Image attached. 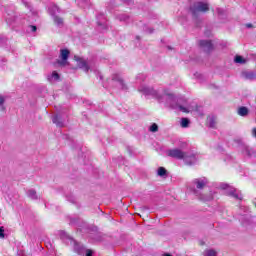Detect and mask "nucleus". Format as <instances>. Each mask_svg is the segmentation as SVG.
<instances>
[{
  "mask_svg": "<svg viewBox=\"0 0 256 256\" xmlns=\"http://www.w3.org/2000/svg\"><path fill=\"white\" fill-rule=\"evenodd\" d=\"M139 93H142V95H145L146 97H154V99H157L160 103H166L168 107H172V109L179 108L182 113H193V111H199V106L197 104L193 103L189 106H181V105H175L177 103V97L171 90H155L153 88H149L147 86H140L138 88Z\"/></svg>",
  "mask_w": 256,
  "mask_h": 256,
  "instance_id": "nucleus-1",
  "label": "nucleus"
},
{
  "mask_svg": "<svg viewBox=\"0 0 256 256\" xmlns=\"http://www.w3.org/2000/svg\"><path fill=\"white\" fill-rule=\"evenodd\" d=\"M167 155L168 157H173L174 159H183L186 165H194V163H197V156H195V154L184 152L178 148L168 150Z\"/></svg>",
  "mask_w": 256,
  "mask_h": 256,
  "instance_id": "nucleus-2",
  "label": "nucleus"
},
{
  "mask_svg": "<svg viewBox=\"0 0 256 256\" xmlns=\"http://www.w3.org/2000/svg\"><path fill=\"white\" fill-rule=\"evenodd\" d=\"M74 61L78 69H81L85 73H97V64L91 59H85L83 57L74 56Z\"/></svg>",
  "mask_w": 256,
  "mask_h": 256,
  "instance_id": "nucleus-3",
  "label": "nucleus"
},
{
  "mask_svg": "<svg viewBox=\"0 0 256 256\" xmlns=\"http://www.w3.org/2000/svg\"><path fill=\"white\" fill-rule=\"evenodd\" d=\"M49 13L53 17L54 25H56V27H63V25H65L63 18L57 15L59 13V7L52 5L49 8Z\"/></svg>",
  "mask_w": 256,
  "mask_h": 256,
  "instance_id": "nucleus-4",
  "label": "nucleus"
},
{
  "mask_svg": "<svg viewBox=\"0 0 256 256\" xmlns=\"http://www.w3.org/2000/svg\"><path fill=\"white\" fill-rule=\"evenodd\" d=\"M190 11H192L193 15H197V13H207V11H209V4L196 2L190 7Z\"/></svg>",
  "mask_w": 256,
  "mask_h": 256,
  "instance_id": "nucleus-5",
  "label": "nucleus"
},
{
  "mask_svg": "<svg viewBox=\"0 0 256 256\" xmlns=\"http://www.w3.org/2000/svg\"><path fill=\"white\" fill-rule=\"evenodd\" d=\"M71 52H69L68 49H61L60 50V56L58 60V64L61 65V67H65L66 65H69V62L67 61V59H69V55Z\"/></svg>",
  "mask_w": 256,
  "mask_h": 256,
  "instance_id": "nucleus-6",
  "label": "nucleus"
},
{
  "mask_svg": "<svg viewBox=\"0 0 256 256\" xmlns=\"http://www.w3.org/2000/svg\"><path fill=\"white\" fill-rule=\"evenodd\" d=\"M220 187H221V189H229L228 195H230V197H234V199H243L241 192H239L235 188H230L228 184H221Z\"/></svg>",
  "mask_w": 256,
  "mask_h": 256,
  "instance_id": "nucleus-7",
  "label": "nucleus"
},
{
  "mask_svg": "<svg viewBox=\"0 0 256 256\" xmlns=\"http://www.w3.org/2000/svg\"><path fill=\"white\" fill-rule=\"evenodd\" d=\"M194 195H196V197H198L200 201H213V199L215 198V192L213 191H210L205 194H201L199 193V191L194 190Z\"/></svg>",
  "mask_w": 256,
  "mask_h": 256,
  "instance_id": "nucleus-8",
  "label": "nucleus"
},
{
  "mask_svg": "<svg viewBox=\"0 0 256 256\" xmlns=\"http://www.w3.org/2000/svg\"><path fill=\"white\" fill-rule=\"evenodd\" d=\"M192 185L198 189H205L207 185H209V180L205 177L202 178H196L192 181Z\"/></svg>",
  "mask_w": 256,
  "mask_h": 256,
  "instance_id": "nucleus-9",
  "label": "nucleus"
},
{
  "mask_svg": "<svg viewBox=\"0 0 256 256\" xmlns=\"http://www.w3.org/2000/svg\"><path fill=\"white\" fill-rule=\"evenodd\" d=\"M112 81H114V83H117V85L120 89L127 90V84H125L121 75L114 74L112 76Z\"/></svg>",
  "mask_w": 256,
  "mask_h": 256,
  "instance_id": "nucleus-10",
  "label": "nucleus"
},
{
  "mask_svg": "<svg viewBox=\"0 0 256 256\" xmlns=\"http://www.w3.org/2000/svg\"><path fill=\"white\" fill-rule=\"evenodd\" d=\"M199 45L204 51H211V49H213V43L211 40H201Z\"/></svg>",
  "mask_w": 256,
  "mask_h": 256,
  "instance_id": "nucleus-11",
  "label": "nucleus"
},
{
  "mask_svg": "<svg viewBox=\"0 0 256 256\" xmlns=\"http://www.w3.org/2000/svg\"><path fill=\"white\" fill-rule=\"evenodd\" d=\"M237 113L240 117H247V115H249V109L245 106H242L238 108Z\"/></svg>",
  "mask_w": 256,
  "mask_h": 256,
  "instance_id": "nucleus-12",
  "label": "nucleus"
},
{
  "mask_svg": "<svg viewBox=\"0 0 256 256\" xmlns=\"http://www.w3.org/2000/svg\"><path fill=\"white\" fill-rule=\"evenodd\" d=\"M207 124L209 125V127L215 128V125H217V118H215L214 116H209L207 118Z\"/></svg>",
  "mask_w": 256,
  "mask_h": 256,
  "instance_id": "nucleus-13",
  "label": "nucleus"
},
{
  "mask_svg": "<svg viewBox=\"0 0 256 256\" xmlns=\"http://www.w3.org/2000/svg\"><path fill=\"white\" fill-rule=\"evenodd\" d=\"M234 61L236 63H239L240 65H245V63H247V60L243 58V56H239V55L235 56Z\"/></svg>",
  "mask_w": 256,
  "mask_h": 256,
  "instance_id": "nucleus-14",
  "label": "nucleus"
},
{
  "mask_svg": "<svg viewBox=\"0 0 256 256\" xmlns=\"http://www.w3.org/2000/svg\"><path fill=\"white\" fill-rule=\"evenodd\" d=\"M244 77L245 79H249L250 81H253V79H256V74L253 72H245Z\"/></svg>",
  "mask_w": 256,
  "mask_h": 256,
  "instance_id": "nucleus-15",
  "label": "nucleus"
},
{
  "mask_svg": "<svg viewBox=\"0 0 256 256\" xmlns=\"http://www.w3.org/2000/svg\"><path fill=\"white\" fill-rule=\"evenodd\" d=\"M255 154V151H253L251 148L249 147H245L244 149V155H247L248 157H253V155Z\"/></svg>",
  "mask_w": 256,
  "mask_h": 256,
  "instance_id": "nucleus-16",
  "label": "nucleus"
},
{
  "mask_svg": "<svg viewBox=\"0 0 256 256\" xmlns=\"http://www.w3.org/2000/svg\"><path fill=\"white\" fill-rule=\"evenodd\" d=\"M157 175L159 177H165L167 175V170L163 167L158 168Z\"/></svg>",
  "mask_w": 256,
  "mask_h": 256,
  "instance_id": "nucleus-17",
  "label": "nucleus"
},
{
  "mask_svg": "<svg viewBox=\"0 0 256 256\" xmlns=\"http://www.w3.org/2000/svg\"><path fill=\"white\" fill-rule=\"evenodd\" d=\"M28 197H30V199H37V192L35 190H29L27 193Z\"/></svg>",
  "mask_w": 256,
  "mask_h": 256,
  "instance_id": "nucleus-18",
  "label": "nucleus"
},
{
  "mask_svg": "<svg viewBox=\"0 0 256 256\" xmlns=\"http://www.w3.org/2000/svg\"><path fill=\"white\" fill-rule=\"evenodd\" d=\"M53 123H55L56 125H58V127H63V123L59 122V116H54L52 118Z\"/></svg>",
  "mask_w": 256,
  "mask_h": 256,
  "instance_id": "nucleus-19",
  "label": "nucleus"
},
{
  "mask_svg": "<svg viewBox=\"0 0 256 256\" xmlns=\"http://www.w3.org/2000/svg\"><path fill=\"white\" fill-rule=\"evenodd\" d=\"M150 131H151L152 133H157V131H159V126H158L156 123L152 124V125L150 126Z\"/></svg>",
  "mask_w": 256,
  "mask_h": 256,
  "instance_id": "nucleus-20",
  "label": "nucleus"
},
{
  "mask_svg": "<svg viewBox=\"0 0 256 256\" xmlns=\"http://www.w3.org/2000/svg\"><path fill=\"white\" fill-rule=\"evenodd\" d=\"M181 127H189V119L187 118H182L181 120Z\"/></svg>",
  "mask_w": 256,
  "mask_h": 256,
  "instance_id": "nucleus-21",
  "label": "nucleus"
},
{
  "mask_svg": "<svg viewBox=\"0 0 256 256\" xmlns=\"http://www.w3.org/2000/svg\"><path fill=\"white\" fill-rule=\"evenodd\" d=\"M3 103H5V96L0 95V111H5V107H3Z\"/></svg>",
  "mask_w": 256,
  "mask_h": 256,
  "instance_id": "nucleus-22",
  "label": "nucleus"
},
{
  "mask_svg": "<svg viewBox=\"0 0 256 256\" xmlns=\"http://www.w3.org/2000/svg\"><path fill=\"white\" fill-rule=\"evenodd\" d=\"M205 255L206 256H217V252L215 250H206Z\"/></svg>",
  "mask_w": 256,
  "mask_h": 256,
  "instance_id": "nucleus-23",
  "label": "nucleus"
},
{
  "mask_svg": "<svg viewBox=\"0 0 256 256\" xmlns=\"http://www.w3.org/2000/svg\"><path fill=\"white\" fill-rule=\"evenodd\" d=\"M51 77H52V79L54 80V81H59V73H57V72H52V75H51Z\"/></svg>",
  "mask_w": 256,
  "mask_h": 256,
  "instance_id": "nucleus-24",
  "label": "nucleus"
},
{
  "mask_svg": "<svg viewBox=\"0 0 256 256\" xmlns=\"http://www.w3.org/2000/svg\"><path fill=\"white\" fill-rule=\"evenodd\" d=\"M5 237V229L3 227H0V239H3Z\"/></svg>",
  "mask_w": 256,
  "mask_h": 256,
  "instance_id": "nucleus-25",
  "label": "nucleus"
},
{
  "mask_svg": "<svg viewBox=\"0 0 256 256\" xmlns=\"http://www.w3.org/2000/svg\"><path fill=\"white\" fill-rule=\"evenodd\" d=\"M86 256H93V250L87 249L86 250Z\"/></svg>",
  "mask_w": 256,
  "mask_h": 256,
  "instance_id": "nucleus-26",
  "label": "nucleus"
},
{
  "mask_svg": "<svg viewBox=\"0 0 256 256\" xmlns=\"http://www.w3.org/2000/svg\"><path fill=\"white\" fill-rule=\"evenodd\" d=\"M30 30L32 33H35V31H37V26H30Z\"/></svg>",
  "mask_w": 256,
  "mask_h": 256,
  "instance_id": "nucleus-27",
  "label": "nucleus"
},
{
  "mask_svg": "<svg viewBox=\"0 0 256 256\" xmlns=\"http://www.w3.org/2000/svg\"><path fill=\"white\" fill-rule=\"evenodd\" d=\"M246 27H247L248 29H252V27H253V24H251V23H248V24H246Z\"/></svg>",
  "mask_w": 256,
  "mask_h": 256,
  "instance_id": "nucleus-28",
  "label": "nucleus"
},
{
  "mask_svg": "<svg viewBox=\"0 0 256 256\" xmlns=\"http://www.w3.org/2000/svg\"><path fill=\"white\" fill-rule=\"evenodd\" d=\"M253 137H256V128L252 130Z\"/></svg>",
  "mask_w": 256,
  "mask_h": 256,
  "instance_id": "nucleus-29",
  "label": "nucleus"
},
{
  "mask_svg": "<svg viewBox=\"0 0 256 256\" xmlns=\"http://www.w3.org/2000/svg\"><path fill=\"white\" fill-rule=\"evenodd\" d=\"M80 5V7H85V5H83V4H79Z\"/></svg>",
  "mask_w": 256,
  "mask_h": 256,
  "instance_id": "nucleus-30",
  "label": "nucleus"
}]
</instances>
